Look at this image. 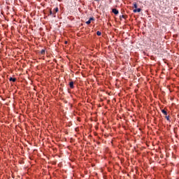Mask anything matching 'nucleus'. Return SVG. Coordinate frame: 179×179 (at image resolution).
<instances>
[{
	"label": "nucleus",
	"instance_id": "obj_1",
	"mask_svg": "<svg viewBox=\"0 0 179 179\" xmlns=\"http://www.w3.org/2000/svg\"><path fill=\"white\" fill-rule=\"evenodd\" d=\"M113 13H114V15H118V13H120V12L118 11V10H117V8H113L112 10Z\"/></svg>",
	"mask_w": 179,
	"mask_h": 179
},
{
	"label": "nucleus",
	"instance_id": "obj_2",
	"mask_svg": "<svg viewBox=\"0 0 179 179\" xmlns=\"http://www.w3.org/2000/svg\"><path fill=\"white\" fill-rule=\"evenodd\" d=\"M92 20H94V18L90 17L89 20L86 22V24H90L92 23Z\"/></svg>",
	"mask_w": 179,
	"mask_h": 179
},
{
	"label": "nucleus",
	"instance_id": "obj_3",
	"mask_svg": "<svg viewBox=\"0 0 179 179\" xmlns=\"http://www.w3.org/2000/svg\"><path fill=\"white\" fill-rule=\"evenodd\" d=\"M69 87L71 89H73V87H75V86H73V82H70Z\"/></svg>",
	"mask_w": 179,
	"mask_h": 179
},
{
	"label": "nucleus",
	"instance_id": "obj_4",
	"mask_svg": "<svg viewBox=\"0 0 179 179\" xmlns=\"http://www.w3.org/2000/svg\"><path fill=\"white\" fill-rule=\"evenodd\" d=\"M141 10H142V9H141V8H137V9H134V10H133V12L134 13H136V12H141Z\"/></svg>",
	"mask_w": 179,
	"mask_h": 179
},
{
	"label": "nucleus",
	"instance_id": "obj_5",
	"mask_svg": "<svg viewBox=\"0 0 179 179\" xmlns=\"http://www.w3.org/2000/svg\"><path fill=\"white\" fill-rule=\"evenodd\" d=\"M10 82H16V78H9Z\"/></svg>",
	"mask_w": 179,
	"mask_h": 179
},
{
	"label": "nucleus",
	"instance_id": "obj_6",
	"mask_svg": "<svg viewBox=\"0 0 179 179\" xmlns=\"http://www.w3.org/2000/svg\"><path fill=\"white\" fill-rule=\"evenodd\" d=\"M162 113L164 114V115H167V111L164 109L162 110Z\"/></svg>",
	"mask_w": 179,
	"mask_h": 179
},
{
	"label": "nucleus",
	"instance_id": "obj_7",
	"mask_svg": "<svg viewBox=\"0 0 179 179\" xmlns=\"http://www.w3.org/2000/svg\"><path fill=\"white\" fill-rule=\"evenodd\" d=\"M59 9L58 7H56L54 10H53V13L55 15V13H57V12H58Z\"/></svg>",
	"mask_w": 179,
	"mask_h": 179
},
{
	"label": "nucleus",
	"instance_id": "obj_8",
	"mask_svg": "<svg viewBox=\"0 0 179 179\" xmlns=\"http://www.w3.org/2000/svg\"><path fill=\"white\" fill-rule=\"evenodd\" d=\"M41 55H45V50H41Z\"/></svg>",
	"mask_w": 179,
	"mask_h": 179
},
{
	"label": "nucleus",
	"instance_id": "obj_9",
	"mask_svg": "<svg viewBox=\"0 0 179 179\" xmlns=\"http://www.w3.org/2000/svg\"><path fill=\"white\" fill-rule=\"evenodd\" d=\"M134 8L135 9H137V8H138V4H136V3H134Z\"/></svg>",
	"mask_w": 179,
	"mask_h": 179
},
{
	"label": "nucleus",
	"instance_id": "obj_10",
	"mask_svg": "<svg viewBox=\"0 0 179 179\" xmlns=\"http://www.w3.org/2000/svg\"><path fill=\"white\" fill-rule=\"evenodd\" d=\"M96 36H101V33L100 32V31H96Z\"/></svg>",
	"mask_w": 179,
	"mask_h": 179
},
{
	"label": "nucleus",
	"instance_id": "obj_11",
	"mask_svg": "<svg viewBox=\"0 0 179 179\" xmlns=\"http://www.w3.org/2000/svg\"><path fill=\"white\" fill-rule=\"evenodd\" d=\"M50 15H55V13H54V12H52V10H50Z\"/></svg>",
	"mask_w": 179,
	"mask_h": 179
},
{
	"label": "nucleus",
	"instance_id": "obj_12",
	"mask_svg": "<svg viewBox=\"0 0 179 179\" xmlns=\"http://www.w3.org/2000/svg\"><path fill=\"white\" fill-rule=\"evenodd\" d=\"M166 120L169 121V120H170L169 116H166Z\"/></svg>",
	"mask_w": 179,
	"mask_h": 179
},
{
	"label": "nucleus",
	"instance_id": "obj_13",
	"mask_svg": "<svg viewBox=\"0 0 179 179\" xmlns=\"http://www.w3.org/2000/svg\"><path fill=\"white\" fill-rule=\"evenodd\" d=\"M64 44H68V41H65V42H64Z\"/></svg>",
	"mask_w": 179,
	"mask_h": 179
},
{
	"label": "nucleus",
	"instance_id": "obj_14",
	"mask_svg": "<svg viewBox=\"0 0 179 179\" xmlns=\"http://www.w3.org/2000/svg\"><path fill=\"white\" fill-rule=\"evenodd\" d=\"M122 17H124V15H122Z\"/></svg>",
	"mask_w": 179,
	"mask_h": 179
},
{
	"label": "nucleus",
	"instance_id": "obj_15",
	"mask_svg": "<svg viewBox=\"0 0 179 179\" xmlns=\"http://www.w3.org/2000/svg\"><path fill=\"white\" fill-rule=\"evenodd\" d=\"M96 1H99V0H96Z\"/></svg>",
	"mask_w": 179,
	"mask_h": 179
}]
</instances>
